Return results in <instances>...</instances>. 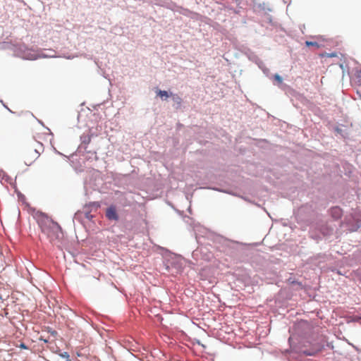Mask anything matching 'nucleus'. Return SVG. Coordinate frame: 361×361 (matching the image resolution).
I'll return each instance as SVG.
<instances>
[{
  "label": "nucleus",
  "mask_w": 361,
  "mask_h": 361,
  "mask_svg": "<svg viewBox=\"0 0 361 361\" xmlns=\"http://www.w3.org/2000/svg\"><path fill=\"white\" fill-rule=\"evenodd\" d=\"M42 231L45 233L52 244H57L63 237L61 226L52 219L44 218L39 222Z\"/></svg>",
  "instance_id": "f257e3e1"
},
{
  "label": "nucleus",
  "mask_w": 361,
  "mask_h": 361,
  "mask_svg": "<svg viewBox=\"0 0 361 361\" xmlns=\"http://www.w3.org/2000/svg\"><path fill=\"white\" fill-rule=\"evenodd\" d=\"M42 143L34 140L27 145L23 152L24 162L26 165H31L44 152Z\"/></svg>",
  "instance_id": "f03ea898"
},
{
  "label": "nucleus",
  "mask_w": 361,
  "mask_h": 361,
  "mask_svg": "<svg viewBox=\"0 0 361 361\" xmlns=\"http://www.w3.org/2000/svg\"><path fill=\"white\" fill-rule=\"evenodd\" d=\"M106 216L109 220L117 221L118 219V216L115 206L111 205L107 208L106 211Z\"/></svg>",
  "instance_id": "7ed1b4c3"
},
{
  "label": "nucleus",
  "mask_w": 361,
  "mask_h": 361,
  "mask_svg": "<svg viewBox=\"0 0 361 361\" xmlns=\"http://www.w3.org/2000/svg\"><path fill=\"white\" fill-rule=\"evenodd\" d=\"M331 214L334 219H339L342 216V209L338 207L331 209Z\"/></svg>",
  "instance_id": "20e7f679"
},
{
  "label": "nucleus",
  "mask_w": 361,
  "mask_h": 361,
  "mask_svg": "<svg viewBox=\"0 0 361 361\" xmlns=\"http://www.w3.org/2000/svg\"><path fill=\"white\" fill-rule=\"evenodd\" d=\"M157 94L164 100H166L169 97L171 96V93L169 94L167 91L161 90L157 91Z\"/></svg>",
  "instance_id": "39448f33"
},
{
  "label": "nucleus",
  "mask_w": 361,
  "mask_h": 361,
  "mask_svg": "<svg viewBox=\"0 0 361 361\" xmlns=\"http://www.w3.org/2000/svg\"><path fill=\"white\" fill-rule=\"evenodd\" d=\"M171 96L172 97V99L174 102V103L177 105L176 108L180 107L182 103L181 97H179L178 94H173L172 93H171Z\"/></svg>",
  "instance_id": "423d86ee"
},
{
  "label": "nucleus",
  "mask_w": 361,
  "mask_h": 361,
  "mask_svg": "<svg viewBox=\"0 0 361 361\" xmlns=\"http://www.w3.org/2000/svg\"><path fill=\"white\" fill-rule=\"evenodd\" d=\"M305 44L307 47H314L316 49L319 48V45L317 42H310V41H306Z\"/></svg>",
  "instance_id": "0eeeda50"
},
{
  "label": "nucleus",
  "mask_w": 361,
  "mask_h": 361,
  "mask_svg": "<svg viewBox=\"0 0 361 361\" xmlns=\"http://www.w3.org/2000/svg\"><path fill=\"white\" fill-rule=\"evenodd\" d=\"M274 80L279 83V84H281L282 82H283V79L279 75V74H275L274 76Z\"/></svg>",
  "instance_id": "6e6552de"
},
{
  "label": "nucleus",
  "mask_w": 361,
  "mask_h": 361,
  "mask_svg": "<svg viewBox=\"0 0 361 361\" xmlns=\"http://www.w3.org/2000/svg\"><path fill=\"white\" fill-rule=\"evenodd\" d=\"M39 339H40V340H42V341H43L44 343H48V342H49V341H48L47 339H44V338H42V336L40 337V338H39Z\"/></svg>",
  "instance_id": "1a4fd4ad"
},
{
  "label": "nucleus",
  "mask_w": 361,
  "mask_h": 361,
  "mask_svg": "<svg viewBox=\"0 0 361 361\" xmlns=\"http://www.w3.org/2000/svg\"><path fill=\"white\" fill-rule=\"evenodd\" d=\"M63 357H68V355L67 353H65V355H63Z\"/></svg>",
  "instance_id": "9d476101"
}]
</instances>
